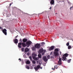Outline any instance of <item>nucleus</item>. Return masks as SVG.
I'll return each mask as SVG.
<instances>
[{
	"instance_id": "f257e3e1",
	"label": "nucleus",
	"mask_w": 73,
	"mask_h": 73,
	"mask_svg": "<svg viewBox=\"0 0 73 73\" xmlns=\"http://www.w3.org/2000/svg\"><path fill=\"white\" fill-rule=\"evenodd\" d=\"M36 56H37V55L36 54H33L32 55V57H33V59L34 60H35L37 62H38V60H39V58H36Z\"/></svg>"
},
{
	"instance_id": "f03ea898",
	"label": "nucleus",
	"mask_w": 73,
	"mask_h": 73,
	"mask_svg": "<svg viewBox=\"0 0 73 73\" xmlns=\"http://www.w3.org/2000/svg\"><path fill=\"white\" fill-rule=\"evenodd\" d=\"M45 52L44 51L43 48L40 49L38 51L39 53H42V55H44V54H45Z\"/></svg>"
},
{
	"instance_id": "7ed1b4c3",
	"label": "nucleus",
	"mask_w": 73,
	"mask_h": 73,
	"mask_svg": "<svg viewBox=\"0 0 73 73\" xmlns=\"http://www.w3.org/2000/svg\"><path fill=\"white\" fill-rule=\"evenodd\" d=\"M40 68L41 69H42V67H41V66L40 65H38L36 66V67H35L34 68L35 70H38Z\"/></svg>"
},
{
	"instance_id": "20e7f679",
	"label": "nucleus",
	"mask_w": 73,
	"mask_h": 73,
	"mask_svg": "<svg viewBox=\"0 0 73 73\" xmlns=\"http://www.w3.org/2000/svg\"><path fill=\"white\" fill-rule=\"evenodd\" d=\"M32 42L31 41H27L26 42V44L27 47H29V46L32 44Z\"/></svg>"
},
{
	"instance_id": "39448f33",
	"label": "nucleus",
	"mask_w": 73,
	"mask_h": 73,
	"mask_svg": "<svg viewBox=\"0 0 73 73\" xmlns=\"http://www.w3.org/2000/svg\"><path fill=\"white\" fill-rule=\"evenodd\" d=\"M41 45L40 44L36 43L35 45V48L36 49H40Z\"/></svg>"
},
{
	"instance_id": "423d86ee",
	"label": "nucleus",
	"mask_w": 73,
	"mask_h": 73,
	"mask_svg": "<svg viewBox=\"0 0 73 73\" xmlns=\"http://www.w3.org/2000/svg\"><path fill=\"white\" fill-rule=\"evenodd\" d=\"M59 60L58 62V64L57 65H61L62 64V60H61V58L59 57Z\"/></svg>"
},
{
	"instance_id": "0eeeda50",
	"label": "nucleus",
	"mask_w": 73,
	"mask_h": 73,
	"mask_svg": "<svg viewBox=\"0 0 73 73\" xmlns=\"http://www.w3.org/2000/svg\"><path fill=\"white\" fill-rule=\"evenodd\" d=\"M2 32L5 35H7V30L5 29H3Z\"/></svg>"
},
{
	"instance_id": "6e6552de",
	"label": "nucleus",
	"mask_w": 73,
	"mask_h": 73,
	"mask_svg": "<svg viewBox=\"0 0 73 73\" xmlns=\"http://www.w3.org/2000/svg\"><path fill=\"white\" fill-rule=\"evenodd\" d=\"M43 60L45 62H46L48 61V58H47L46 56H44L43 57Z\"/></svg>"
},
{
	"instance_id": "1a4fd4ad",
	"label": "nucleus",
	"mask_w": 73,
	"mask_h": 73,
	"mask_svg": "<svg viewBox=\"0 0 73 73\" xmlns=\"http://www.w3.org/2000/svg\"><path fill=\"white\" fill-rule=\"evenodd\" d=\"M54 55L53 56H58L59 54H58V52H55L54 51Z\"/></svg>"
},
{
	"instance_id": "9d476101",
	"label": "nucleus",
	"mask_w": 73,
	"mask_h": 73,
	"mask_svg": "<svg viewBox=\"0 0 73 73\" xmlns=\"http://www.w3.org/2000/svg\"><path fill=\"white\" fill-rule=\"evenodd\" d=\"M62 60L63 61H67L68 59L66 56H63L62 57Z\"/></svg>"
},
{
	"instance_id": "9b49d317",
	"label": "nucleus",
	"mask_w": 73,
	"mask_h": 73,
	"mask_svg": "<svg viewBox=\"0 0 73 73\" xmlns=\"http://www.w3.org/2000/svg\"><path fill=\"white\" fill-rule=\"evenodd\" d=\"M54 46H52L50 48L49 50L50 51H51V50H53V49H54Z\"/></svg>"
},
{
	"instance_id": "f8f14e48",
	"label": "nucleus",
	"mask_w": 73,
	"mask_h": 73,
	"mask_svg": "<svg viewBox=\"0 0 73 73\" xmlns=\"http://www.w3.org/2000/svg\"><path fill=\"white\" fill-rule=\"evenodd\" d=\"M21 45H22V43L20 42L18 43V46L19 48H21Z\"/></svg>"
},
{
	"instance_id": "ddd939ff",
	"label": "nucleus",
	"mask_w": 73,
	"mask_h": 73,
	"mask_svg": "<svg viewBox=\"0 0 73 73\" xmlns=\"http://www.w3.org/2000/svg\"><path fill=\"white\" fill-rule=\"evenodd\" d=\"M22 43V46L23 47H26V46H27V45L25 43H24V42H23Z\"/></svg>"
},
{
	"instance_id": "4468645a",
	"label": "nucleus",
	"mask_w": 73,
	"mask_h": 73,
	"mask_svg": "<svg viewBox=\"0 0 73 73\" xmlns=\"http://www.w3.org/2000/svg\"><path fill=\"white\" fill-rule=\"evenodd\" d=\"M14 43L15 44H17L18 43V40H17V39H15Z\"/></svg>"
},
{
	"instance_id": "2eb2a0df",
	"label": "nucleus",
	"mask_w": 73,
	"mask_h": 73,
	"mask_svg": "<svg viewBox=\"0 0 73 73\" xmlns=\"http://www.w3.org/2000/svg\"><path fill=\"white\" fill-rule=\"evenodd\" d=\"M27 41H28V39H27L24 38L23 39V42H27Z\"/></svg>"
},
{
	"instance_id": "dca6fc26",
	"label": "nucleus",
	"mask_w": 73,
	"mask_h": 73,
	"mask_svg": "<svg viewBox=\"0 0 73 73\" xmlns=\"http://www.w3.org/2000/svg\"><path fill=\"white\" fill-rule=\"evenodd\" d=\"M50 4H54V0H52L50 2Z\"/></svg>"
},
{
	"instance_id": "f3484780",
	"label": "nucleus",
	"mask_w": 73,
	"mask_h": 73,
	"mask_svg": "<svg viewBox=\"0 0 73 73\" xmlns=\"http://www.w3.org/2000/svg\"><path fill=\"white\" fill-rule=\"evenodd\" d=\"M29 48H26L25 49V53H27V52H28V51H29Z\"/></svg>"
},
{
	"instance_id": "a211bd4d",
	"label": "nucleus",
	"mask_w": 73,
	"mask_h": 73,
	"mask_svg": "<svg viewBox=\"0 0 73 73\" xmlns=\"http://www.w3.org/2000/svg\"><path fill=\"white\" fill-rule=\"evenodd\" d=\"M63 56H64V57H68V53H66L65 54H64V55H63Z\"/></svg>"
},
{
	"instance_id": "6ab92c4d",
	"label": "nucleus",
	"mask_w": 73,
	"mask_h": 73,
	"mask_svg": "<svg viewBox=\"0 0 73 73\" xmlns=\"http://www.w3.org/2000/svg\"><path fill=\"white\" fill-rule=\"evenodd\" d=\"M58 48H56L55 50H54V52H58Z\"/></svg>"
},
{
	"instance_id": "aec40b11",
	"label": "nucleus",
	"mask_w": 73,
	"mask_h": 73,
	"mask_svg": "<svg viewBox=\"0 0 73 73\" xmlns=\"http://www.w3.org/2000/svg\"><path fill=\"white\" fill-rule=\"evenodd\" d=\"M38 57L41 58V54H38Z\"/></svg>"
},
{
	"instance_id": "412c9836",
	"label": "nucleus",
	"mask_w": 73,
	"mask_h": 73,
	"mask_svg": "<svg viewBox=\"0 0 73 73\" xmlns=\"http://www.w3.org/2000/svg\"><path fill=\"white\" fill-rule=\"evenodd\" d=\"M30 61L29 60H27L26 62V64H30Z\"/></svg>"
},
{
	"instance_id": "4be33fe9",
	"label": "nucleus",
	"mask_w": 73,
	"mask_h": 73,
	"mask_svg": "<svg viewBox=\"0 0 73 73\" xmlns=\"http://www.w3.org/2000/svg\"><path fill=\"white\" fill-rule=\"evenodd\" d=\"M26 68L27 69H30V68L29 67V66H26Z\"/></svg>"
},
{
	"instance_id": "5701e85b",
	"label": "nucleus",
	"mask_w": 73,
	"mask_h": 73,
	"mask_svg": "<svg viewBox=\"0 0 73 73\" xmlns=\"http://www.w3.org/2000/svg\"><path fill=\"white\" fill-rule=\"evenodd\" d=\"M71 59L68 60L67 61L68 62V63H70V61H71Z\"/></svg>"
},
{
	"instance_id": "b1692460",
	"label": "nucleus",
	"mask_w": 73,
	"mask_h": 73,
	"mask_svg": "<svg viewBox=\"0 0 73 73\" xmlns=\"http://www.w3.org/2000/svg\"><path fill=\"white\" fill-rule=\"evenodd\" d=\"M71 48V46L70 45H69L68 46V49H70Z\"/></svg>"
},
{
	"instance_id": "393cba45",
	"label": "nucleus",
	"mask_w": 73,
	"mask_h": 73,
	"mask_svg": "<svg viewBox=\"0 0 73 73\" xmlns=\"http://www.w3.org/2000/svg\"><path fill=\"white\" fill-rule=\"evenodd\" d=\"M32 62L34 64H36V61L35 60H33Z\"/></svg>"
},
{
	"instance_id": "a878e982",
	"label": "nucleus",
	"mask_w": 73,
	"mask_h": 73,
	"mask_svg": "<svg viewBox=\"0 0 73 73\" xmlns=\"http://www.w3.org/2000/svg\"><path fill=\"white\" fill-rule=\"evenodd\" d=\"M41 44L42 46V45H44V44H45V42H42L41 43Z\"/></svg>"
},
{
	"instance_id": "bb28decb",
	"label": "nucleus",
	"mask_w": 73,
	"mask_h": 73,
	"mask_svg": "<svg viewBox=\"0 0 73 73\" xmlns=\"http://www.w3.org/2000/svg\"><path fill=\"white\" fill-rule=\"evenodd\" d=\"M35 49H36V48L35 47H33L32 48V49H33V50H35Z\"/></svg>"
},
{
	"instance_id": "cd10ccee",
	"label": "nucleus",
	"mask_w": 73,
	"mask_h": 73,
	"mask_svg": "<svg viewBox=\"0 0 73 73\" xmlns=\"http://www.w3.org/2000/svg\"><path fill=\"white\" fill-rule=\"evenodd\" d=\"M47 57L48 59H50V55H48L47 56Z\"/></svg>"
},
{
	"instance_id": "c85d7f7f",
	"label": "nucleus",
	"mask_w": 73,
	"mask_h": 73,
	"mask_svg": "<svg viewBox=\"0 0 73 73\" xmlns=\"http://www.w3.org/2000/svg\"><path fill=\"white\" fill-rule=\"evenodd\" d=\"M66 45L67 46H69V42H68L67 43Z\"/></svg>"
},
{
	"instance_id": "c756f323",
	"label": "nucleus",
	"mask_w": 73,
	"mask_h": 73,
	"mask_svg": "<svg viewBox=\"0 0 73 73\" xmlns=\"http://www.w3.org/2000/svg\"><path fill=\"white\" fill-rule=\"evenodd\" d=\"M29 58L30 60L31 61H32V57H31V56H30L29 57Z\"/></svg>"
},
{
	"instance_id": "7c9ffc66",
	"label": "nucleus",
	"mask_w": 73,
	"mask_h": 73,
	"mask_svg": "<svg viewBox=\"0 0 73 73\" xmlns=\"http://www.w3.org/2000/svg\"><path fill=\"white\" fill-rule=\"evenodd\" d=\"M57 67V65L55 66H54V68H56V69H57L58 68Z\"/></svg>"
},
{
	"instance_id": "2f4dec72",
	"label": "nucleus",
	"mask_w": 73,
	"mask_h": 73,
	"mask_svg": "<svg viewBox=\"0 0 73 73\" xmlns=\"http://www.w3.org/2000/svg\"><path fill=\"white\" fill-rule=\"evenodd\" d=\"M24 49L23 48H22L21 50L22 52H24Z\"/></svg>"
},
{
	"instance_id": "473e14b6",
	"label": "nucleus",
	"mask_w": 73,
	"mask_h": 73,
	"mask_svg": "<svg viewBox=\"0 0 73 73\" xmlns=\"http://www.w3.org/2000/svg\"><path fill=\"white\" fill-rule=\"evenodd\" d=\"M12 4H13V2L11 3L10 4V7H11V5H12Z\"/></svg>"
},
{
	"instance_id": "72a5a7b5",
	"label": "nucleus",
	"mask_w": 73,
	"mask_h": 73,
	"mask_svg": "<svg viewBox=\"0 0 73 73\" xmlns=\"http://www.w3.org/2000/svg\"><path fill=\"white\" fill-rule=\"evenodd\" d=\"M73 7V6H72V7H71L70 8V10H71V8H72Z\"/></svg>"
},
{
	"instance_id": "f704fd0d",
	"label": "nucleus",
	"mask_w": 73,
	"mask_h": 73,
	"mask_svg": "<svg viewBox=\"0 0 73 73\" xmlns=\"http://www.w3.org/2000/svg\"><path fill=\"white\" fill-rule=\"evenodd\" d=\"M27 56H29V53H27Z\"/></svg>"
},
{
	"instance_id": "c9c22d12",
	"label": "nucleus",
	"mask_w": 73,
	"mask_h": 73,
	"mask_svg": "<svg viewBox=\"0 0 73 73\" xmlns=\"http://www.w3.org/2000/svg\"><path fill=\"white\" fill-rule=\"evenodd\" d=\"M20 41L21 42H22V40H21V39L20 40Z\"/></svg>"
},
{
	"instance_id": "e433bc0d",
	"label": "nucleus",
	"mask_w": 73,
	"mask_h": 73,
	"mask_svg": "<svg viewBox=\"0 0 73 73\" xmlns=\"http://www.w3.org/2000/svg\"><path fill=\"white\" fill-rule=\"evenodd\" d=\"M17 37H18V35H17V36H16L15 37V38H17Z\"/></svg>"
},
{
	"instance_id": "4c0bfd02",
	"label": "nucleus",
	"mask_w": 73,
	"mask_h": 73,
	"mask_svg": "<svg viewBox=\"0 0 73 73\" xmlns=\"http://www.w3.org/2000/svg\"><path fill=\"white\" fill-rule=\"evenodd\" d=\"M52 52H50V55H52Z\"/></svg>"
},
{
	"instance_id": "58836bf2",
	"label": "nucleus",
	"mask_w": 73,
	"mask_h": 73,
	"mask_svg": "<svg viewBox=\"0 0 73 73\" xmlns=\"http://www.w3.org/2000/svg\"><path fill=\"white\" fill-rule=\"evenodd\" d=\"M33 67H32V66H31V69H33Z\"/></svg>"
},
{
	"instance_id": "ea45409f",
	"label": "nucleus",
	"mask_w": 73,
	"mask_h": 73,
	"mask_svg": "<svg viewBox=\"0 0 73 73\" xmlns=\"http://www.w3.org/2000/svg\"><path fill=\"white\" fill-rule=\"evenodd\" d=\"M19 60H20V61H21V60L20 58L19 59Z\"/></svg>"
},
{
	"instance_id": "a19ab883",
	"label": "nucleus",
	"mask_w": 73,
	"mask_h": 73,
	"mask_svg": "<svg viewBox=\"0 0 73 73\" xmlns=\"http://www.w3.org/2000/svg\"><path fill=\"white\" fill-rule=\"evenodd\" d=\"M22 63H23V64H24V61L22 60Z\"/></svg>"
},
{
	"instance_id": "79ce46f5",
	"label": "nucleus",
	"mask_w": 73,
	"mask_h": 73,
	"mask_svg": "<svg viewBox=\"0 0 73 73\" xmlns=\"http://www.w3.org/2000/svg\"><path fill=\"white\" fill-rule=\"evenodd\" d=\"M52 69H53V70H54V69H55V68H52Z\"/></svg>"
},
{
	"instance_id": "37998d69",
	"label": "nucleus",
	"mask_w": 73,
	"mask_h": 73,
	"mask_svg": "<svg viewBox=\"0 0 73 73\" xmlns=\"http://www.w3.org/2000/svg\"><path fill=\"white\" fill-rule=\"evenodd\" d=\"M68 4H70V2H68Z\"/></svg>"
},
{
	"instance_id": "c03bdc74",
	"label": "nucleus",
	"mask_w": 73,
	"mask_h": 73,
	"mask_svg": "<svg viewBox=\"0 0 73 73\" xmlns=\"http://www.w3.org/2000/svg\"><path fill=\"white\" fill-rule=\"evenodd\" d=\"M51 8H52V7H50V9H51Z\"/></svg>"
},
{
	"instance_id": "a18cd8bd",
	"label": "nucleus",
	"mask_w": 73,
	"mask_h": 73,
	"mask_svg": "<svg viewBox=\"0 0 73 73\" xmlns=\"http://www.w3.org/2000/svg\"><path fill=\"white\" fill-rule=\"evenodd\" d=\"M2 29V27H0V29Z\"/></svg>"
},
{
	"instance_id": "49530a36",
	"label": "nucleus",
	"mask_w": 73,
	"mask_h": 73,
	"mask_svg": "<svg viewBox=\"0 0 73 73\" xmlns=\"http://www.w3.org/2000/svg\"><path fill=\"white\" fill-rule=\"evenodd\" d=\"M53 58V56H51V58Z\"/></svg>"
},
{
	"instance_id": "de8ad7c7",
	"label": "nucleus",
	"mask_w": 73,
	"mask_h": 73,
	"mask_svg": "<svg viewBox=\"0 0 73 73\" xmlns=\"http://www.w3.org/2000/svg\"><path fill=\"white\" fill-rule=\"evenodd\" d=\"M61 51L60 52V54H61Z\"/></svg>"
},
{
	"instance_id": "09e8293b",
	"label": "nucleus",
	"mask_w": 73,
	"mask_h": 73,
	"mask_svg": "<svg viewBox=\"0 0 73 73\" xmlns=\"http://www.w3.org/2000/svg\"><path fill=\"white\" fill-rule=\"evenodd\" d=\"M56 14H57V13H56Z\"/></svg>"
}]
</instances>
